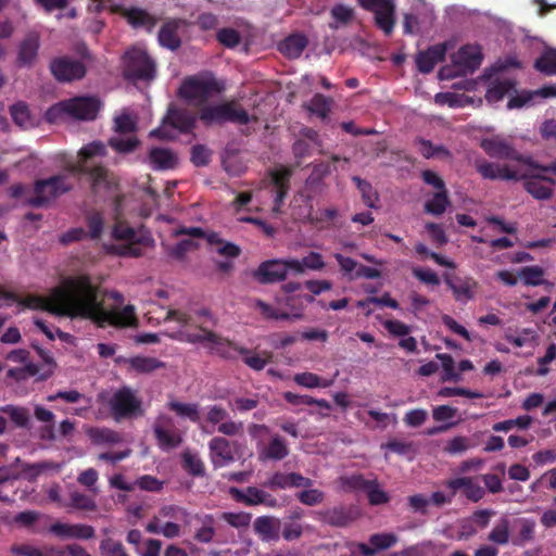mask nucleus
<instances>
[{
	"instance_id": "46",
	"label": "nucleus",
	"mask_w": 556,
	"mask_h": 556,
	"mask_svg": "<svg viewBox=\"0 0 556 556\" xmlns=\"http://www.w3.org/2000/svg\"><path fill=\"white\" fill-rule=\"evenodd\" d=\"M127 21L134 27H147L151 29L155 26L156 20L148 12L141 9L132 8L126 12Z\"/></svg>"
},
{
	"instance_id": "61",
	"label": "nucleus",
	"mask_w": 556,
	"mask_h": 556,
	"mask_svg": "<svg viewBox=\"0 0 556 556\" xmlns=\"http://www.w3.org/2000/svg\"><path fill=\"white\" fill-rule=\"evenodd\" d=\"M212 151L204 144H195L191 148V163L197 167H203L210 164Z\"/></svg>"
},
{
	"instance_id": "4",
	"label": "nucleus",
	"mask_w": 556,
	"mask_h": 556,
	"mask_svg": "<svg viewBox=\"0 0 556 556\" xmlns=\"http://www.w3.org/2000/svg\"><path fill=\"white\" fill-rule=\"evenodd\" d=\"M223 90V84L213 76H189L182 80L177 94L189 104L200 109L207 105L208 100Z\"/></svg>"
},
{
	"instance_id": "20",
	"label": "nucleus",
	"mask_w": 556,
	"mask_h": 556,
	"mask_svg": "<svg viewBox=\"0 0 556 556\" xmlns=\"http://www.w3.org/2000/svg\"><path fill=\"white\" fill-rule=\"evenodd\" d=\"M172 425L173 420L170 417L160 416L153 426L155 439L162 450L176 448L182 442V438L178 431L166 429L167 426Z\"/></svg>"
},
{
	"instance_id": "15",
	"label": "nucleus",
	"mask_w": 556,
	"mask_h": 556,
	"mask_svg": "<svg viewBox=\"0 0 556 556\" xmlns=\"http://www.w3.org/2000/svg\"><path fill=\"white\" fill-rule=\"evenodd\" d=\"M41 46L40 34L28 31L20 41L16 51V65L21 68H31L37 62Z\"/></svg>"
},
{
	"instance_id": "12",
	"label": "nucleus",
	"mask_w": 556,
	"mask_h": 556,
	"mask_svg": "<svg viewBox=\"0 0 556 556\" xmlns=\"http://www.w3.org/2000/svg\"><path fill=\"white\" fill-rule=\"evenodd\" d=\"M534 170L535 173L519 175L518 180H523L525 190L534 199L549 200L554 194L553 186H556V179L547 174H555L553 172Z\"/></svg>"
},
{
	"instance_id": "44",
	"label": "nucleus",
	"mask_w": 556,
	"mask_h": 556,
	"mask_svg": "<svg viewBox=\"0 0 556 556\" xmlns=\"http://www.w3.org/2000/svg\"><path fill=\"white\" fill-rule=\"evenodd\" d=\"M329 174L330 165L328 163L320 162L313 165L312 173L305 180V187L308 190L316 192L320 188L324 178Z\"/></svg>"
},
{
	"instance_id": "47",
	"label": "nucleus",
	"mask_w": 556,
	"mask_h": 556,
	"mask_svg": "<svg viewBox=\"0 0 556 556\" xmlns=\"http://www.w3.org/2000/svg\"><path fill=\"white\" fill-rule=\"evenodd\" d=\"M293 381L304 388H328L332 384L331 380L324 379L314 372H300L295 374Z\"/></svg>"
},
{
	"instance_id": "26",
	"label": "nucleus",
	"mask_w": 556,
	"mask_h": 556,
	"mask_svg": "<svg viewBox=\"0 0 556 556\" xmlns=\"http://www.w3.org/2000/svg\"><path fill=\"white\" fill-rule=\"evenodd\" d=\"M291 177L292 169L285 166L270 172V182L275 189V210H278L283 203L290 189Z\"/></svg>"
},
{
	"instance_id": "35",
	"label": "nucleus",
	"mask_w": 556,
	"mask_h": 556,
	"mask_svg": "<svg viewBox=\"0 0 556 556\" xmlns=\"http://www.w3.org/2000/svg\"><path fill=\"white\" fill-rule=\"evenodd\" d=\"M545 270L538 266H525L518 270V277L522 281V283L527 287H538V286H547L552 287L553 285L544 279Z\"/></svg>"
},
{
	"instance_id": "27",
	"label": "nucleus",
	"mask_w": 556,
	"mask_h": 556,
	"mask_svg": "<svg viewBox=\"0 0 556 556\" xmlns=\"http://www.w3.org/2000/svg\"><path fill=\"white\" fill-rule=\"evenodd\" d=\"M211 343L206 345V348L212 352L217 354L218 356L225 359H235L236 354H249L250 350L243 346H238L230 340L219 336L214 332L210 334Z\"/></svg>"
},
{
	"instance_id": "25",
	"label": "nucleus",
	"mask_w": 556,
	"mask_h": 556,
	"mask_svg": "<svg viewBox=\"0 0 556 556\" xmlns=\"http://www.w3.org/2000/svg\"><path fill=\"white\" fill-rule=\"evenodd\" d=\"M475 166L484 179L518 180L519 178L518 173L510 169L507 165H497L485 160H477Z\"/></svg>"
},
{
	"instance_id": "41",
	"label": "nucleus",
	"mask_w": 556,
	"mask_h": 556,
	"mask_svg": "<svg viewBox=\"0 0 556 556\" xmlns=\"http://www.w3.org/2000/svg\"><path fill=\"white\" fill-rule=\"evenodd\" d=\"M534 68L547 76L556 75V49H545L535 60Z\"/></svg>"
},
{
	"instance_id": "62",
	"label": "nucleus",
	"mask_w": 556,
	"mask_h": 556,
	"mask_svg": "<svg viewBox=\"0 0 556 556\" xmlns=\"http://www.w3.org/2000/svg\"><path fill=\"white\" fill-rule=\"evenodd\" d=\"M99 548L104 556H129L124 545L111 538L103 539Z\"/></svg>"
},
{
	"instance_id": "32",
	"label": "nucleus",
	"mask_w": 556,
	"mask_h": 556,
	"mask_svg": "<svg viewBox=\"0 0 556 556\" xmlns=\"http://www.w3.org/2000/svg\"><path fill=\"white\" fill-rule=\"evenodd\" d=\"M37 351L45 362L42 367L34 363H28L21 369L22 372H27L29 376L39 375V380H47L53 375L56 364L46 351L42 349H37Z\"/></svg>"
},
{
	"instance_id": "60",
	"label": "nucleus",
	"mask_w": 556,
	"mask_h": 556,
	"mask_svg": "<svg viewBox=\"0 0 556 556\" xmlns=\"http://www.w3.org/2000/svg\"><path fill=\"white\" fill-rule=\"evenodd\" d=\"M86 223L91 239H99L103 231L104 219L101 212L94 211L86 216Z\"/></svg>"
},
{
	"instance_id": "51",
	"label": "nucleus",
	"mask_w": 556,
	"mask_h": 556,
	"mask_svg": "<svg viewBox=\"0 0 556 556\" xmlns=\"http://www.w3.org/2000/svg\"><path fill=\"white\" fill-rule=\"evenodd\" d=\"M108 153L106 147L101 141H92L86 146H84L79 152V163L78 164H87V161L94 156H105Z\"/></svg>"
},
{
	"instance_id": "39",
	"label": "nucleus",
	"mask_w": 556,
	"mask_h": 556,
	"mask_svg": "<svg viewBox=\"0 0 556 556\" xmlns=\"http://www.w3.org/2000/svg\"><path fill=\"white\" fill-rule=\"evenodd\" d=\"M130 368L139 374H150L165 367V363L150 356H134L127 359Z\"/></svg>"
},
{
	"instance_id": "53",
	"label": "nucleus",
	"mask_w": 556,
	"mask_h": 556,
	"mask_svg": "<svg viewBox=\"0 0 556 556\" xmlns=\"http://www.w3.org/2000/svg\"><path fill=\"white\" fill-rule=\"evenodd\" d=\"M90 438L94 443L116 444L122 441V435L109 428L91 429L89 432Z\"/></svg>"
},
{
	"instance_id": "3",
	"label": "nucleus",
	"mask_w": 556,
	"mask_h": 556,
	"mask_svg": "<svg viewBox=\"0 0 556 556\" xmlns=\"http://www.w3.org/2000/svg\"><path fill=\"white\" fill-rule=\"evenodd\" d=\"M480 147L492 159L517 161L527 165L530 169L553 172L556 176V159L547 165L541 164L531 156L520 154L509 141L500 136L483 138Z\"/></svg>"
},
{
	"instance_id": "34",
	"label": "nucleus",
	"mask_w": 556,
	"mask_h": 556,
	"mask_svg": "<svg viewBox=\"0 0 556 556\" xmlns=\"http://www.w3.org/2000/svg\"><path fill=\"white\" fill-rule=\"evenodd\" d=\"M307 46V38L302 34H293L288 36L279 45L282 54L290 59L299 58Z\"/></svg>"
},
{
	"instance_id": "28",
	"label": "nucleus",
	"mask_w": 556,
	"mask_h": 556,
	"mask_svg": "<svg viewBox=\"0 0 556 556\" xmlns=\"http://www.w3.org/2000/svg\"><path fill=\"white\" fill-rule=\"evenodd\" d=\"M446 286L452 290L456 301H469L475 298V289L478 283L472 277H448L444 279Z\"/></svg>"
},
{
	"instance_id": "55",
	"label": "nucleus",
	"mask_w": 556,
	"mask_h": 556,
	"mask_svg": "<svg viewBox=\"0 0 556 556\" xmlns=\"http://www.w3.org/2000/svg\"><path fill=\"white\" fill-rule=\"evenodd\" d=\"M435 357L441 362L443 368L442 381H458L459 372L456 371L454 358L446 353H439Z\"/></svg>"
},
{
	"instance_id": "29",
	"label": "nucleus",
	"mask_w": 556,
	"mask_h": 556,
	"mask_svg": "<svg viewBox=\"0 0 556 556\" xmlns=\"http://www.w3.org/2000/svg\"><path fill=\"white\" fill-rule=\"evenodd\" d=\"M254 532L263 542L279 540L280 520L273 516H260L253 522Z\"/></svg>"
},
{
	"instance_id": "9",
	"label": "nucleus",
	"mask_w": 556,
	"mask_h": 556,
	"mask_svg": "<svg viewBox=\"0 0 556 556\" xmlns=\"http://www.w3.org/2000/svg\"><path fill=\"white\" fill-rule=\"evenodd\" d=\"M71 189L72 185L66 181V177L63 175L38 179L34 184L35 195L27 199L26 203L31 207H43Z\"/></svg>"
},
{
	"instance_id": "24",
	"label": "nucleus",
	"mask_w": 556,
	"mask_h": 556,
	"mask_svg": "<svg viewBox=\"0 0 556 556\" xmlns=\"http://www.w3.org/2000/svg\"><path fill=\"white\" fill-rule=\"evenodd\" d=\"M447 48L445 43H438L429 47L426 51H421L416 56V65L420 73H431L435 65L445 58Z\"/></svg>"
},
{
	"instance_id": "18",
	"label": "nucleus",
	"mask_w": 556,
	"mask_h": 556,
	"mask_svg": "<svg viewBox=\"0 0 556 556\" xmlns=\"http://www.w3.org/2000/svg\"><path fill=\"white\" fill-rule=\"evenodd\" d=\"M238 445L225 437H214L208 442L210 458L215 468H220L235 462L233 450Z\"/></svg>"
},
{
	"instance_id": "2",
	"label": "nucleus",
	"mask_w": 556,
	"mask_h": 556,
	"mask_svg": "<svg viewBox=\"0 0 556 556\" xmlns=\"http://www.w3.org/2000/svg\"><path fill=\"white\" fill-rule=\"evenodd\" d=\"M198 117L205 127L226 123L248 125L251 122L249 113L235 100L204 105L198 110Z\"/></svg>"
},
{
	"instance_id": "31",
	"label": "nucleus",
	"mask_w": 556,
	"mask_h": 556,
	"mask_svg": "<svg viewBox=\"0 0 556 556\" xmlns=\"http://www.w3.org/2000/svg\"><path fill=\"white\" fill-rule=\"evenodd\" d=\"M282 396L286 400V402H288L291 405H295V406L296 405H307V406L316 405V406L320 407L321 409H324V412H319V416L321 418L328 417L329 412L331 410V404L327 400H324V399H315L307 394L301 395V394L293 393L291 391L283 392Z\"/></svg>"
},
{
	"instance_id": "17",
	"label": "nucleus",
	"mask_w": 556,
	"mask_h": 556,
	"mask_svg": "<svg viewBox=\"0 0 556 556\" xmlns=\"http://www.w3.org/2000/svg\"><path fill=\"white\" fill-rule=\"evenodd\" d=\"M445 488L456 495L458 491L472 503L480 502L485 496V490L481 486L476 477L463 476L452 478L445 481Z\"/></svg>"
},
{
	"instance_id": "11",
	"label": "nucleus",
	"mask_w": 556,
	"mask_h": 556,
	"mask_svg": "<svg viewBox=\"0 0 556 556\" xmlns=\"http://www.w3.org/2000/svg\"><path fill=\"white\" fill-rule=\"evenodd\" d=\"M358 4L375 14V23L387 36L395 25V0H357Z\"/></svg>"
},
{
	"instance_id": "52",
	"label": "nucleus",
	"mask_w": 556,
	"mask_h": 556,
	"mask_svg": "<svg viewBox=\"0 0 556 556\" xmlns=\"http://www.w3.org/2000/svg\"><path fill=\"white\" fill-rule=\"evenodd\" d=\"M352 180L356 184V187L362 194L363 202L368 207H376V202L378 201L379 197L378 193L374 190L370 182L357 176H354Z\"/></svg>"
},
{
	"instance_id": "6",
	"label": "nucleus",
	"mask_w": 556,
	"mask_h": 556,
	"mask_svg": "<svg viewBox=\"0 0 556 556\" xmlns=\"http://www.w3.org/2000/svg\"><path fill=\"white\" fill-rule=\"evenodd\" d=\"M101 102L96 97H74L52 105L48 110V117L55 118L67 115L75 119L93 121L100 111Z\"/></svg>"
},
{
	"instance_id": "37",
	"label": "nucleus",
	"mask_w": 556,
	"mask_h": 556,
	"mask_svg": "<svg viewBox=\"0 0 556 556\" xmlns=\"http://www.w3.org/2000/svg\"><path fill=\"white\" fill-rule=\"evenodd\" d=\"M516 86V81L509 78L494 79L485 93V99L490 103L501 101L507 93H509Z\"/></svg>"
},
{
	"instance_id": "21",
	"label": "nucleus",
	"mask_w": 556,
	"mask_h": 556,
	"mask_svg": "<svg viewBox=\"0 0 556 556\" xmlns=\"http://www.w3.org/2000/svg\"><path fill=\"white\" fill-rule=\"evenodd\" d=\"M253 277L263 285L283 281L287 278L282 260H269L260 264Z\"/></svg>"
},
{
	"instance_id": "40",
	"label": "nucleus",
	"mask_w": 556,
	"mask_h": 556,
	"mask_svg": "<svg viewBox=\"0 0 556 556\" xmlns=\"http://www.w3.org/2000/svg\"><path fill=\"white\" fill-rule=\"evenodd\" d=\"M451 205L447 190L437 191L431 199L425 203V211L428 214L440 216Z\"/></svg>"
},
{
	"instance_id": "63",
	"label": "nucleus",
	"mask_w": 556,
	"mask_h": 556,
	"mask_svg": "<svg viewBox=\"0 0 556 556\" xmlns=\"http://www.w3.org/2000/svg\"><path fill=\"white\" fill-rule=\"evenodd\" d=\"M108 144L116 152L126 154L135 151L140 144V141L136 137L127 139L113 137L109 139Z\"/></svg>"
},
{
	"instance_id": "10",
	"label": "nucleus",
	"mask_w": 556,
	"mask_h": 556,
	"mask_svg": "<svg viewBox=\"0 0 556 556\" xmlns=\"http://www.w3.org/2000/svg\"><path fill=\"white\" fill-rule=\"evenodd\" d=\"M481 62L482 54L480 49L467 45L453 55L454 67H444L440 71V74L446 78L467 75L468 73H473L481 65Z\"/></svg>"
},
{
	"instance_id": "58",
	"label": "nucleus",
	"mask_w": 556,
	"mask_h": 556,
	"mask_svg": "<svg viewBox=\"0 0 556 556\" xmlns=\"http://www.w3.org/2000/svg\"><path fill=\"white\" fill-rule=\"evenodd\" d=\"M314 144H311V142L304 140V139H296L292 143V153L295 159L294 165L296 167H300L302 165V160L305 157H308L313 154Z\"/></svg>"
},
{
	"instance_id": "57",
	"label": "nucleus",
	"mask_w": 556,
	"mask_h": 556,
	"mask_svg": "<svg viewBox=\"0 0 556 556\" xmlns=\"http://www.w3.org/2000/svg\"><path fill=\"white\" fill-rule=\"evenodd\" d=\"M341 488L344 491H367L371 480H367L363 475H352L340 479Z\"/></svg>"
},
{
	"instance_id": "14",
	"label": "nucleus",
	"mask_w": 556,
	"mask_h": 556,
	"mask_svg": "<svg viewBox=\"0 0 556 556\" xmlns=\"http://www.w3.org/2000/svg\"><path fill=\"white\" fill-rule=\"evenodd\" d=\"M52 76L60 83H71L85 77L87 68L85 64L70 56H59L49 64Z\"/></svg>"
},
{
	"instance_id": "5",
	"label": "nucleus",
	"mask_w": 556,
	"mask_h": 556,
	"mask_svg": "<svg viewBox=\"0 0 556 556\" xmlns=\"http://www.w3.org/2000/svg\"><path fill=\"white\" fill-rule=\"evenodd\" d=\"M123 76L131 83H149L156 77V63L143 49L131 47L123 58Z\"/></svg>"
},
{
	"instance_id": "56",
	"label": "nucleus",
	"mask_w": 556,
	"mask_h": 556,
	"mask_svg": "<svg viewBox=\"0 0 556 556\" xmlns=\"http://www.w3.org/2000/svg\"><path fill=\"white\" fill-rule=\"evenodd\" d=\"M331 100L321 93H316L309 102L307 110L317 116L325 118L330 113Z\"/></svg>"
},
{
	"instance_id": "16",
	"label": "nucleus",
	"mask_w": 556,
	"mask_h": 556,
	"mask_svg": "<svg viewBox=\"0 0 556 556\" xmlns=\"http://www.w3.org/2000/svg\"><path fill=\"white\" fill-rule=\"evenodd\" d=\"M358 516L359 513L356 507L346 505H338L316 511V517L320 522L337 528L348 527L355 521Z\"/></svg>"
},
{
	"instance_id": "54",
	"label": "nucleus",
	"mask_w": 556,
	"mask_h": 556,
	"mask_svg": "<svg viewBox=\"0 0 556 556\" xmlns=\"http://www.w3.org/2000/svg\"><path fill=\"white\" fill-rule=\"evenodd\" d=\"M488 539L495 544H507L509 541V520L502 518L489 533Z\"/></svg>"
},
{
	"instance_id": "13",
	"label": "nucleus",
	"mask_w": 556,
	"mask_h": 556,
	"mask_svg": "<svg viewBox=\"0 0 556 556\" xmlns=\"http://www.w3.org/2000/svg\"><path fill=\"white\" fill-rule=\"evenodd\" d=\"M72 172L89 177L91 191L97 193L101 188L106 190L116 189L119 185L117 176L110 172L105 166L98 164L88 166L87 164H76Z\"/></svg>"
},
{
	"instance_id": "22",
	"label": "nucleus",
	"mask_w": 556,
	"mask_h": 556,
	"mask_svg": "<svg viewBox=\"0 0 556 556\" xmlns=\"http://www.w3.org/2000/svg\"><path fill=\"white\" fill-rule=\"evenodd\" d=\"M50 532L60 539L90 540L94 536V528L83 523L55 522L51 525Z\"/></svg>"
},
{
	"instance_id": "42",
	"label": "nucleus",
	"mask_w": 556,
	"mask_h": 556,
	"mask_svg": "<svg viewBox=\"0 0 556 556\" xmlns=\"http://www.w3.org/2000/svg\"><path fill=\"white\" fill-rule=\"evenodd\" d=\"M0 412L7 414L12 422L18 428H29L30 414L26 407L5 405L0 407Z\"/></svg>"
},
{
	"instance_id": "43",
	"label": "nucleus",
	"mask_w": 556,
	"mask_h": 556,
	"mask_svg": "<svg viewBox=\"0 0 556 556\" xmlns=\"http://www.w3.org/2000/svg\"><path fill=\"white\" fill-rule=\"evenodd\" d=\"M169 410L175 412L178 416L189 419L197 424L200 421L199 405L195 403H181L178 401H170L167 404Z\"/></svg>"
},
{
	"instance_id": "8",
	"label": "nucleus",
	"mask_w": 556,
	"mask_h": 556,
	"mask_svg": "<svg viewBox=\"0 0 556 556\" xmlns=\"http://www.w3.org/2000/svg\"><path fill=\"white\" fill-rule=\"evenodd\" d=\"M198 113L194 114L186 108L169 104L166 115L163 118V127H159L151 131V136L161 140H169L173 136L167 131L165 126H170L181 134H190L195 128Z\"/></svg>"
},
{
	"instance_id": "50",
	"label": "nucleus",
	"mask_w": 556,
	"mask_h": 556,
	"mask_svg": "<svg viewBox=\"0 0 556 556\" xmlns=\"http://www.w3.org/2000/svg\"><path fill=\"white\" fill-rule=\"evenodd\" d=\"M182 467L193 477H203L205 473V467L202 459L198 455L189 452L182 454Z\"/></svg>"
},
{
	"instance_id": "64",
	"label": "nucleus",
	"mask_w": 556,
	"mask_h": 556,
	"mask_svg": "<svg viewBox=\"0 0 556 556\" xmlns=\"http://www.w3.org/2000/svg\"><path fill=\"white\" fill-rule=\"evenodd\" d=\"M216 38L219 43L227 48H235L241 41L239 31L235 28L225 27L217 31Z\"/></svg>"
},
{
	"instance_id": "36",
	"label": "nucleus",
	"mask_w": 556,
	"mask_h": 556,
	"mask_svg": "<svg viewBox=\"0 0 556 556\" xmlns=\"http://www.w3.org/2000/svg\"><path fill=\"white\" fill-rule=\"evenodd\" d=\"M159 42L162 47L172 51L181 46V39L178 35V26L174 22L165 23L159 31Z\"/></svg>"
},
{
	"instance_id": "33",
	"label": "nucleus",
	"mask_w": 556,
	"mask_h": 556,
	"mask_svg": "<svg viewBox=\"0 0 556 556\" xmlns=\"http://www.w3.org/2000/svg\"><path fill=\"white\" fill-rule=\"evenodd\" d=\"M289 455V447L283 438L276 434L260 452L261 459L281 460Z\"/></svg>"
},
{
	"instance_id": "48",
	"label": "nucleus",
	"mask_w": 556,
	"mask_h": 556,
	"mask_svg": "<svg viewBox=\"0 0 556 556\" xmlns=\"http://www.w3.org/2000/svg\"><path fill=\"white\" fill-rule=\"evenodd\" d=\"M114 226L112 229V236L115 240H125L129 242L139 243L136 231L122 218H114Z\"/></svg>"
},
{
	"instance_id": "7",
	"label": "nucleus",
	"mask_w": 556,
	"mask_h": 556,
	"mask_svg": "<svg viewBox=\"0 0 556 556\" xmlns=\"http://www.w3.org/2000/svg\"><path fill=\"white\" fill-rule=\"evenodd\" d=\"M108 405L115 421L131 419L144 414L141 399L129 387L116 390L109 399Z\"/></svg>"
},
{
	"instance_id": "59",
	"label": "nucleus",
	"mask_w": 556,
	"mask_h": 556,
	"mask_svg": "<svg viewBox=\"0 0 556 556\" xmlns=\"http://www.w3.org/2000/svg\"><path fill=\"white\" fill-rule=\"evenodd\" d=\"M417 143L419 146V152L425 159H431L437 155H450V151L447 149H445L443 146H434L430 140L419 138Z\"/></svg>"
},
{
	"instance_id": "49",
	"label": "nucleus",
	"mask_w": 556,
	"mask_h": 556,
	"mask_svg": "<svg viewBox=\"0 0 556 556\" xmlns=\"http://www.w3.org/2000/svg\"><path fill=\"white\" fill-rule=\"evenodd\" d=\"M68 506L85 511H94L97 510L96 501L85 493L78 491H72L70 493V504Z\"/></svg>"
},
{
	"instance_id": "1",
	"label": "nucleus",
	"mask_w": 556,
	"mask_h": 556,
	"mask_svg": "<svg viewBox=\"0 0 556 556\" xmlns=\"http://www.w3.org/2000/svg\"><path fill=\"white\" fill-rule=\"evenodd\" d=\"M0 298L18 305L40 309L56 316L91 320L98 327L131 326L136 321L135 308L126 305L123 309H106L100 299V289L88 275L67 277L52 288L48 298L29 294L25 298L0 289Z\"/></svg>"
},
{
	"instance_id": "19",
	"label": "nucleus",
	"mask_w": 556,
	"mask_h": 556,
	"mask_svg": "<svg viewBox=\"0 0 556 556\" xmlns=\"http://www.w3.org/2000/svg\"><path fill=\"white\" fill-rule=\"evenodd\" d=\"M397 536L394 533H375L368 539L369 545L365 543L353 542L351 548H356L363 556H374L380 551L388 549L396 544Z\"/></svg>"
},
{
	"instance_id": "45",
	"label": "nucleus",
	"mask_w": 556,
	"mask_h": 556,
	"mask_svg": "<svg viewBox=\"0 0 556 556\" xmlns=\"http://www.w3.org/2000/svg\"><path fill=\"white\" fill-rule=\"evenodd\" d=\"M10 114L13 122L21 128L27 129L34 126V119L30 116L28 106L23 102H17L10 106Z\"/></svg>"
},
{
	"instance_id": "38",
	"label": "nucleus",
	"mask_w": 556,
	"mask_h": 556,
	"mask_svg": "<svg viewBox=\"0 0 556 556\" xmlns=\"http://www.w3.org/2000/svg\"><path fill=\"white\" fill-rule=\"evenodd\" d=\"M263 492L264 490L256 486H248L244 491L233 486L229 489L231 497L247 506L261 505Z\"/></svg>"
},
{
	"instance_id": "23",
	"label": "nucleus",
	"mask_w": 556,
	"mask_h": 556,
	"mask_svg": "<svg viewBox=\"0 0 556 556\" xmlns=\"http://www.w3.org/2000/svg\"><path fill=\"white\" fill-rule=\"evenodd\" d=\"M313 480L298 472H275L266 482L264 486L270 490L289 489V488H311Z\"/></svg>"
},
{
	"instance_id": "30",
	"label": "nucleus",
	"mask_w": 556,
	"mask_h": 556,
	"mask_svg": "<svg viewBox=\"0 0 556 556\" xmlns=\"http://www.w3.org/2000/svg\"><path fill=\"white\" fill-rule=\"evenodd\" d=\"M149 161L153 169L167 170L176 167L178 157L170 149L152 148L149 151Z\"/></svg>"
}]
</instances>
